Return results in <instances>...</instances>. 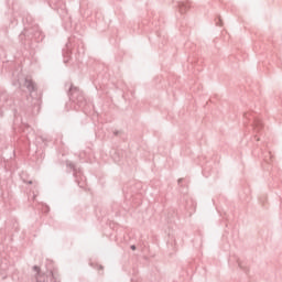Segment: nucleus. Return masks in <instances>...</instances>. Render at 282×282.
Returning <instances> with one entry per match:
<instances>
[{
  "label": "nucleus",
  "mask_w": 282,
  "mask_h": 282,
  "mask_svg": "<svg viewBox=\"0 0 282 282\" xmlns=\"http://www.w3.org/2000/svg\"><path fill=\"white\" fill-rule=\"evenodd\" d=\"M34 270L36 271V272H40V268L39 267H34Z\"/></svg>",
  "instance_id": "obj_1"
},
{
  "label": "nucleus",
  "mask_w": 282,
  "mask_h": 282,
  "mask_svg": "<svg viewBox=\"0 0 282 282\" xmlns=\"http://www.w3.org/2000/svg\"><path fill=\"white\" fill-rule=\"evenodd\" d=\"M31 89H34V85L33 84H31Z\"/></svg>",
  "instance_id": "obj_2"
},
{
  "label": "nucleus",
  "mask_w": 282,
  "mask_h": 282,
  "mask_svg": "<svg viewBox=\"0 0 282 282\" xmlns=\"http://www.w3.org/2000/svg\"><path fill=\"white\" fill-rule=\"evenodd\" d=\"M132 250H135V247H134V246H132Z\"/></svg>",
  "instance_id": "obj_3"
}]
</instances>
